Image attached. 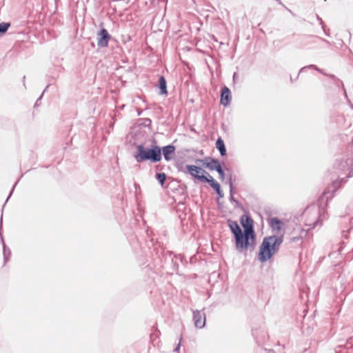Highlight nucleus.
Listing matches in <instances>:
<instances>
[{
    "label": "nucleus",
    "instance_id": "f257e3e1",
    "mask_svg": "<svg viewBox=\"0 0 353 353\" xmlns=\"http://www.w3.org/2000/svg\"><path fill=\"white\" fill-rule=\"evenodd\" d=\"M283 241V234L265 237L259 248V260L263 263L270 259L279 251Z\"/></svg>",
    "mask_w": 353,
    "mask_h": 353
},
{
    "label": "nucleus",
    "instance_id": "f03ea898",
    "mask_svg": "<svg viewBox=\"0 0 353 353\" xmlns=\"http://www.w3.org/2000/svg\"><path fill=\"white\" fill-rule=\"evenodd\" d=\"M137 151L134 154V157L137 163H141L150 161L155 163L161 160V147L154 144L151 145L150 148H146L143 144H140L137 147Z\"/></svg>",
    "mask_w": 353,
    "mask_h": 353
},
{
    "label": "nucleus",
    "instance_id": "7ed1b4c3",
    "mask_svg": "<svg viewBox=\"0 0 353 353\" xmlns=\"http://www.w3.org/2000/svg\"><path fill=\"white\" fill-rule=\"evenodd\" d=\"M234 239L236 249L238 252H241L244 250H248V247L254 243L255 234L241 232L234 236Z\"/></svg>",
    "mask_w": 353,
    "mask_h": 353
},
{
    "label": "nucleus",
    "instance_id": "20e7f679",
    "mask_svg": "<svg viewBox=\"0 0 353 353\" xmlns=\"http://www.w3.org/2000/svg\"><path fill=\"white\" fill-rule=\"evenodd\" d=\"M185 168L188 170V172L191 176L202 182H204L207 178L205 174H207L208 176L209 175V174L205 170L194 165H187Z\"/></svg>",
    "mask_w": 353,
    "mask_h": 353
},
{
    "label": "nucleus",
    "instance_id": "39448f33",
    "mask_svg": "<svg viewBox=\"0 0 353 353\" xmlns=\"http://www.w3.org/2000/svg\"><path fill=\"white\" fill-rule=\"evenodd\" d=\"M111 38L110 34L105 28H102L97 34V45L99 48H105L108 45V42Z\"/></svg>",
    "mask_w": 353,
    "mask_h": 353
},
{
    "label": "nucleus",
    "instance_id": "423d86ee",
    "mask_svg": "<svg viewBox=\"0 0 353 353\" xmlns=\"http://www.w3.org/2000/svg\"><path fill=\"white\" fill-rule=\"evenodd\" d=\"M193 320L194 325L197 328H203L205 325V314L203 310H195L193 312Z\"/></svg>",
    "mask_w": 353,
    "mask_h": 353
},
{
    "label": "nucleus",
    "instance_id": "0eeeda50",
    "mask_svg": "<svg viewBox=\"0 0 353 353\" xmlns=\"http://www.w3.org/2000/svg\"><path fill=\"white\" fill-rule=\"evenodd\" d=\"M241 225L245 233L255 234L253 226V220L248 216L243 215L240 219Z\"/></svg>",
    "mask_w": 353,
    "mask_h": 353
},
{
    "label": "nucleus",
    "instance_id": "6e6552de",
    "mask_svg": "<svg viewBox=\"0 0 353 353\" xmlns=\"http://www.w3.org/2000/svg\"><path fill=\"white\" fill-rule=\"evenodd\" d=\"M161 156L163 155L165 160L170 161L173 159L176 148L172 144H170L161 148Z\"/></svg>",
    "mask_w": 353,
    "mask_h": 353
},
{
    "label": "nucleus",
    "instance_id": "1a4fd4ad",
    "mask_svg": "<svg viewBox=\"0 0 353 353\" xmlns=\"http://www.w3.org/2000/svg\"><path fill=\"white\" fill-rule=\"evenodd\" d=\"M232 99L230 90L225 85L221 88L220 103L225 107L230 105Z\"/></svg>",
    "mask_w": 353,
    "mask_h": 353
},
{
    "label": "nucleus",
    "instance_id": "9d476101",
    "mask_svg": "<svg viewBox=\"0 0 353 353\" xmlns=\"http://www.w3.org/2000/svg\"><path fill=\"white\" fill-rule=\"evenodd\" d=\"M196 163H201L203 165L205 168L210 169V170H214V167L217 165H221L220 162L216 159L209 158L203 159H197Z\"/></svg>",
    "mask_w": 353,
    "mask_h": 353
},
{
    "label": "nucleus",
    "instance_id": "9b49d317",
    "mask_svg": "<svg viewBox=\"0 0 353 353\" xmlns=\"http://www.w3.org/2000/svg\"><path fill=\"white\" fill-rule=\"evenodd\" d=\"M269 225L273 232L279 233L282 230L284 223L277 217H273L269 220Z\"/></svg>",
    "mask_w": 353,
    "mask_h": 353
},
{
    "label": "nucleus",
    "instance_id": "f8f14e48",
    "mask_svg": "<svg viewBox=\"0 0 353 353\" xmlns=\"http://www.w3.org/2000/svg\"><path fill=\"white\" fill-rule=\"evenodd\" d=\"M228 224L234 236L243 232L236 221L228 220Z\"/></svg>",
    "mask_w": 353,
    "mask_h": 353
},
{
    "label": "nucleus",
    "instance_id": "ddd939ff",
    "mask_svg": "<svg viewBox=\"0 0 353 353\" xmlns=\"http://www.w3.org/2000/svg\"><path fill=\"white\" fill-rule=\"evenodd\" d=\"M158 88L160 90V94L166 95L168 94L167 82L163 76H161L159 79Z\"/></svg>",
    "mask_w": 353,
    "mask_h": 353
},
{
    "label": "nucleus",
    "instance_id": "4468645a",
    "mask_svg": "<svg viewBox=\"0 0 353 353\" xmlns=\"http://www.w3.org/2000/svg\"><path fill=\"white\" fill-rule=\"evenodd\" d=\"M216 148L219 151L221 156L224 157L226 155V148L223 140L221 137H219L216 141Z\"/></svg>",
    "mask_w": 353,
    "mask_h": 353
},
{
    "label": "nucleus",
    "instance_id": "2eb2a0df",
    "mask_svg": "<svg viewBox=\"0 0 353 353\" xmlns=\"http://www.w3.org/2000/svg\"><path fill=\"white\" fill-rule=\"evenodd\" d=\"M209 178L207 177L205 180V183H208L216 191L221 190V186L219 183L216 181L210 174L208 175Z\"/></svg>",
    "mask_w": 353,
    "mask_h": 353
},
{
    "label": "nucleus",
    "instance_id": "dca6fc26",
    "mask_svg": "<svg viewBox=\"0 0 353 353\" xmlns=\"http://www.w3.org/2000/svg\"><path fill=\"white\" fill-rule=\"evenodd\" d=\"M3 259H4V263H6L11 256V251L10 250L6 245L5 243L3 241Z\"/></svg>",
    "mask_w": 353,
    "mask_h": 353
},
{
    "label": "nucleus",
    "instance_id": "f3484780",
    "mask_svg": "<svg viewBox=\"0 0 353 353\" xmlns=\"http://www.w3.org/2000/svg\"><path fill=\"white\" fill-rule=\"evenodd\" d=\"M155 178L161 185H163L166 180V174L164 172H157L155 175Z\"/></svg>",
    "mask_w": 353,
    "mask_h": 353
},
{
    "label": "nucleus",
    "instance_id": "a211bd4d",
    "mask_svg": "<svg viewBox=\"0 0 353 353\" xmlns=\"http://www.w3.org/2000/svg\"><path fill=\"white\" fill-rule=\"evenodd\" d=\"M10 26V23L3 22L0 23V35L6 32Z\"/></svg>",
    "mask_w": 353,
    "mask_h": 353
},
{
    "label": "nucleus",
    "instance_id": "6ab92c4d",
    "mask_svg": "<svg viewBox=\"0 0 353 353\" xmlns=\"http://www.w3.org/2000/svg\"><path fill=\"white\" fill-rule=\"evenodd\" d=\"M214 170H216L219 175V179L223 181L225 179V173L221 165H217L214 167Z\"/></svg>",
    "mask_w": 353,
    "mask_h": 353
},
{
    "label": "nucleus",
    "instance_id": "aec40b11",
    "mask_svg": "<svg viewBox=\"0 0 353 353\" xmlns=\"http://www.w3.org/2000/svg\"><path fill=\"white\" fill-rule=\"evenodd\" d=\"M228 185L230 187V195H233L234 194V186L232 182V176H230L229 180H228Z\"/></svg>",
    "mask_w": 353,
    "mask_h": 353
},
{
    "label": "nucleus",
    "instance_id": "412c9836",
    "mask_svg": "<svg viewBox=\"0 0 353 353\" xmlns=\"http://www.w3.org/2000/svg\"><path fill=\"white\" fill-rule=\"evenodd\" d=\"M229 199L230 202L235 204L236 207H239L240 205V203L236 199H234L233 195H230Z\"/></svg>",
    "mask_w": 353,
    "mask_h": 353
},
{
    "label": "nucleus",
    "instance_id": "4be33fe9",
    "mask_svg": "<svg viewBox=\"0 0 353 353\" xmlns=\"http://www.w3.org/2000/svg\"><path fill=\"white\" fill-rule=\"evenodd\" d=\"M312 68V69H314V70H318V67H317L316 65H308L307 67H303V68H302L301 69V70H300L299 73H300L301 72H302V71H303L305 68Z\"/></svg>",
    "mask_w": 353,
    "mask_h": 353
},
{
    "label": "nucleus",
    "instance_id": "5701e85b",
    "mask_svg": "<svg viewBox=\"0 0 353 353\" xmlns=\"http://www.w3.org/2000/svg\"><path fill=\"white\" fill-rule=\"evenodd\" d=\"M318 222L319 221L318 220H316L315 221L312 222V223H306V225H309V226H311L312 228H315L317 224H318Z\"/></svg>",
    "mask_w": 353,
    "mask_h": 353
},
{
    "label": "nucleus",
    "instance_id": "b1692460",
    "mask_svg": "<svg viewBox=\"0 0 353 353\" xmlns=\"http://www.w3.org/2000/svg\"><path fill=\"white\" fill-rule=\"evenodd\" d=\"M181 340H182V337L181 336L180 341H179V344L177 345V346L174 350V352H179V351L180 347H181Z\"/></svg>",
    "mask_w": 353,
    "mask_h": 353
},
{
    "label": "nucleus",
    "instance_id": "393cba45",
    "mask_svg": "<svg viewBox=\"0 0 353 353\" xmlns=\"http://www.w3.org/2000/svg\"><path fill=\"white\" fill-rule=\"evenodd\" d=\"M316 19L317 20L319 21L320 24L322 26V28L324 29V26H323V20L321 18L319 17V16L318 14H316Z\"/></svg>",
    "mask_w": 353,
    "mask_h": 353
},
{
    "label": "nucleus",
    "instance_id": "a878e982",
    "mask_svg": "<svg viewBox=\"0 0 353 353\" xmlns=\"http://www.w3.org/2000/svg\"><path fill=\"white\" fill-rule=\"evenodd\" d=\"M216 192V194L219 195V198H223V196H224V194H223V191H222L221 190H219V191H217V192Z\"/></svg>",
    "mask_w": 353,
    "mask_h": 353
},
{
    "label": "nucleus",
    "instance_id": "bb28decb",
    "mask_svg": "<svg viewBox=\"0 0 353 353\" xmlns=\"http://www.w3.org/2000/svg\"><path fill=\"white\" fill-rule=\"evenodd\" d=\"M17 183H17H15V184L13 185V187H12V190H11V192H10V193L9 196H8V198H7V199H6V203L8 201V200L9 199V198L11 196V194H12V192H13V191H14V188H15V186H16Z\"/></svg>",
    "mask_w": 353,
    "mask_h": 353
},
{
    "label": "nucleus",
    "instance_id": "cd10ccee",
    "mask_svg": "<svg viewBox=\"0 0 353 353\" xmlns=\"http://www.w3.org/2000/svg\"><path fill=\"white\" fill-rule=\"evenodd\" d=\"M275 1H277L280 5H281L283 7H284L285 8H286L288 10L286 6L281 1V0H275ZM288 10L290 12V10L289 9H288Z\"/></svg>",
    "mask_w": 353,
    "mask_h": 353
},
{
    "label": "nucleus",
    "instance_id": "c85d7f7f",
    "mask_svg": "<svg viewBox=\"0 0 353 353\" xmlns=\"http://www.w3.org/2000/svg\"><path fill=\"white\" fill-rule=\"evenodd\" d=\"M42 94H43V92ZM42 96H43V94H41V95L39 97V98L37 99V101H36V103H35V105H36L38 104V101L41 99Z\"/></svg>",
    "mask_w": 353,
    "mask_h": 353
},
{
    "label": "nucleus",
    "instance_id": "c756f323",
    "mask_svg": "<svg viewBox=\"0 0 353 353\" xmlns=\"http://www.w3.org/2000/svg\"><path fill=\"white\" fill-rule=\"evenodd\" d=\"M316 71H318V72H321V73H323L322 70L319 69V68H318V70H316Z\"/></svg>",
    "mask_w": 353,
    "mask_h": 353
},
{
    "label": "nucleus",
    "instance_id": "7c9ffc66",
    "mask_svg": "<svg viewBox=\"0 0 353 353\" xmlns=\"http://www.w3.org/2000/svg\"><path fill=\"white\" fill-rule=\"evenodd\" d=\"M316 71H318V72H321V73H323L322 70L319 69V68H318V70H316Z\"/></svg>",
    "mask_w": 353,
    "mask_h": 353
},
{
    "label": "nucleus",
    "instance_id": "2f4dec72",
    "mask_svg": "<svg viewBox=\"0 0 353 353\" xmlns=\"http://www.w3.org/2000/svg\"><path fill=\"white\" fill-rule=\"evenodd\" d=\"M47 88H48V86H46V89L44 90V91H43V92H45V91L46 90V89H47Z\"/></svg>",
    "mask_w": 353,
    "mask_h": 353
}]
</instances>
